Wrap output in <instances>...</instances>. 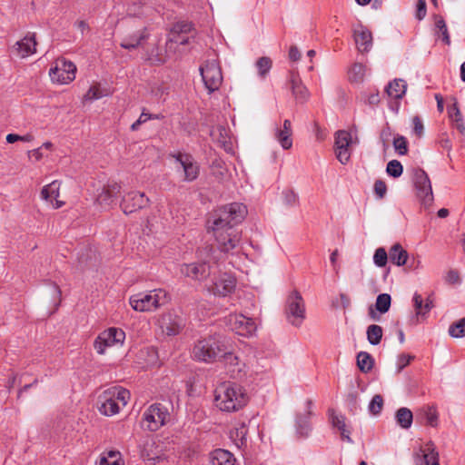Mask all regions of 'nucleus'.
Wrapping results in <instances>:
<instances>
[{"label":"nucleus","mask_w":465,"mask_h":465,"mask_svg":"<svg viewBox=\"0 0 465 465\" xmlns=\"http://www.w3.org/2000/svg\"><path fill=\"white\" fill-rule=\"evenodd\" d=\"M247 215V208L240 203H232L214 209L206 222L221 253H232L242 241V232L237 228Z\"/></svg>","instance_id":"obj_1"},{"label":"nucleus","mask_w":465,"mask_h":465,"mask_svg":"<svg viewBox=\"0 0 465 465\" xmlns=\"http://www.w3.org/2000/svg\"><path fill=\"white\" fill-rule=\"evenodd\" d=\"M248 401L246 389L236 382H223L214 391V404L223 412H237L245 407Z\"/></svg>","instance_id":"obj_2"},{"label":"nucleus","mask_w":465,"mask_h":465,"mask_svg":"<svg viewBox=\"0 0 465 465\" xmlns=\"http://www.w3.org/2000/svg\"><path fill=\"white\" fill-rule=\"evenodd\" d=\"M170 301L169 293L163 289L134 294L129 299L131 307L140 312H153Z\"/></svg>","instance_id":"obj_3"},{"label":"nucleus","mask_w":465,"mask_h":465,"mask_svg":"<svg viewBox=\"0 0 465 465\" xmlns=\"http://www.w3.org/2000/svg\"><path fill=\"white\" fill-rule=\"evenodd\" d=\"M223 353V343L216 336H209L195 342L192 356L196 361L211 363L222 358Z\"/></svg>","instance_id":"obj_4"},{"label":"nucleus","mask_w":465,"mask_h":465,"mask_svg":"<svg viewBox=\"0 0 465 465\" xmlns=\"http://www.w3.org/2000/svg\"><path fill=\"white\" fill-rule=\"evenodd\" d=\"M145 428L156 431L170 420V412L166 406L160 402L150 405L143 414Z\"/></svg>","instance_id":"obj_5"},{"label":"nucleus","mask_w":465,"mask_h":465,"mask_svg":"<svg viewBox=\"0 0 465 465\" xmlns=\"http://www.w3.org/2000/svg\"><path fill=\"white\" fill-rule=\"evenodd\" d=\"M211 253L209 259L203 262L183 263L180 267L182 275L191 278L194 281H203L211 274L210 262H218L220 257L215 254V251L210 248Z\"/></svg>","instance_id":"obj_6"},{"label":"nucleus","mask_w":465,"mask_h":465,"mask_svg":"<svg viewBox=\"0 0 465 465\" xmlns=\"http://www.w3.org/2000/svg\"><path fill=\"white\" fill-rule=\"evenodd\" d=\"M285 315L288 322L299 327L305 319V304L301 293L293 291L286 300Z\"/></svg>","instance_id":"obj_7"},{"label":"nucleus","mask_w":465,"mask_h":465,"mask_svg":"<svg viewBox=\"0 0 465 465\" xmlns=\"http://www.w3.org/2000/svg\"><path fill=\"white\" fill-rule=\"evenodd\" d=\"M173 157L175 159L176 170L181 173L183 182L190 183L198 178L200 164L192 154L178 153Z\"/></svg>","instance_id":"obj_8"},{"label":"nucleus","mask_w":465,"mask_h":465,"mask_svg":"<svg viewBox=\"0 0 465 465\" xmlns=\"http://www.w3.org/2000/svg\"><path fill=\"white\" fill-rule=\"evenodd\" d=\"M76 65L65 58H59L50 68L49 75L53 83L68 84L75 79Z\"/></svg>","instance_id":"obj_9"},{"label":"nucleus","mask_w":465,"mask_h":465,"mask_svg":"<svg viewBox=\"0 0 465 465\" xmlns=\"http://www.w3.org/2000/svg\"><path fill=\"white\" fill-rule=\"evenodd\" d=\"M413 183L416 189V195L422 205L430 207L433 203V193L430 180L427 173L417 168L413 171Z\"/></svg>","instance_id":"obj_10"},{"label":"nucleus","mask_w":465,"mask_h":465,"mask_svg":"<svg viewBox=\"0 0 465 465\" xmlns=\"http://www.w3.org/2000/svg\"><path fill=\"white\" fill-rule=\"evenodd\" d=\"M125 340V332L119 328L111 327L101 332L94 342V347L98 354H104L109 347L123 345Z\"/></svg>","instance_id":"obj_11"},{"label":"nucleus","mask_w":465,"mask_h":465,"mask_svg":"<svg viewBox=\"0 0 465 465\" xmlns=\"http://www.w3.org/2000/svg\"><path fill=\"white\" fill-rule=\"evenodd\" d=\"M200 73L209 93L219 89L223 82V74L219 63L216 60L206 61L200 67Z\"/></svg>","instance_id":"obj_12"},{"label":"nucleus","mask_w":465,"mask_h":465,"mask_svg":"<svg viewBox=\"0 0 465 465\" xmlns=\"http://www.w3.org/2000/svg\"><path fill=\"white\" fill-rule=\"evenodd\" d=\"M158 326L167 336H176L185 326L184 318L174 311L163 313L158 319Z\"/></svg>","instance_id":"obj_13"},{"label":"nucleus","mask_w":465,"mask_h":465,"mask_svg":"<svg viewBox=\"0 0 465 465\" xmlns=\"http://www.w3.org/2000/svg\"><path fill=\"white\" fill-rule=\"evenodd\" d=\"M226 323L232 331L240 336L251 337L256 331L254 321L242 314H230L227 317Z\"/></svg>","instance_id":"obj_14"},{"label":"nucleus","mask_w":465,"mask_h":465,"mask_svg":"<svg viewBox=\"0 0 465 465\" xmlns=\"http://www.w3.org/2000/svg\"><path fill=\"white\" fill-rule=\"evenodd\" d=\"M352 143L351 134L345 130H339L335 133L334 150L337 160L341 164H347L351 159L350 145Z\"/></svg>","instance_id":"obj_15"},{"label":"nucleus","mask_w":465,"mask_h":465,"mask_svg":"<svg viewBox=\"0 0 465 465\" xmlns=\"http://www.w3.org/2000/svg\"><path fill=\"white\" fill-rule=\"evenodd\" d=\"M148 203L149 198L143 193L132 191L124 195L121 208L124 213L128 214L144 208Z\"/></svg>","instance_id":"obj_16"},{"label":"nucleus","mask_w":465,"mask_h":465,"mask_svg":"<svg viewBox=\"0 0 465 465\" xmlns=\"http://www.w3.org/2000/svg\"><path fill=\"white\" fill-rule=\"evenodd\" d=\"M312 406V401L308 399L304 403L303 411L296 414L295 430L297 435L301 438H307L312 430L310 419L313 414Z\"/></svg>","instance_id":"obj_17"},{"label":"nucleus","mask_w":465,"mask_h":465,"mask_svg":"<svg viewBox=\"0 0 465 465\" xmlns=\"http://www.w3.org/2000/svg\"><path fill=\"white\" fill-rule=\"evenodd\" d=\"M235 287V277L229 273H223L213 281L209 290L214 295L226 297L234 292Z\"/></svg>","instance_id":"obj_18"},{"label":"nucleus","mask_w":465,"mask_h":465,"mask_svg":"<svg viewBox=\"0 0 465 465\" xmlns=\"http://www.w3.org/2000/svg\"><path fill=\"white\" fill-rule=\"evenodd\" d=\"M356 47L361 53H368L372 47V34L362 24L358 23L352 27Z\"/></svg>","instance_id":"obj_19"},{"label":"nucleus","mask_w":465,"mask_h":465,"mask_svg":"<svg viewBox=\"0 0 465 465\" xmlns=\"http://www.w3.org/2000/svg\"><path fill=\"white\" fill-rule=\"evenodd\" d=\"M36 45L35 34L28 32L24 38L15 44L13 49L16 55L25 58L36 52Z\"/></svg>","instance_id":"obj_20"},{"label":"nucleus","mask_w":465,"mask_h":465,"mask_svg":"<svg viewBox=\"0 0 465 465\" xmlns=\"http://www.w3.org/2000/svg\"><path fill=\"white\" fill-rule=\"evenodd\" d=\"M121 186L117 183L104 186L96 197L97 203L104 208L110 207L117 199Z\"/></svg>","instance_id":"obj_21"},{"label":"nucleus","mask_w":465,"mask_h":465,"mask_svg":"<svg viewBox=\"0 0 465 465\" xmlns=\"http://www.w3.org/2000/svg\"><path fill=\"white\" fill-rule=\"evenodd\" d=\"M140 455L143 460L156 462L161 459L162 450L153 439L149 438L141 445Z\"/></svg>","instance_id":"obj_22"},{"label":"nucleus","mask_w":465,"mask_h":465,"mask_svg":"<svg viewBox=\"0 0 465 465\" xmlns=\"http://www.w3.org/2000/svg\"><path fill=\"white\" fill-rule=\"evenodd\" d=\"M412 302L416 317L425 318L434 307V298L432 293L424 301L421 294L415 292L412 297Z\"/></svg>","instance_id":"obj_23"},{"label":"nucleus","mask_w":465,"mask_h":465,"mask_svg":"<svg viewBox=\"0 0 465 465\" xmlns=\"http://www.w3.org/2000/svg\"><path fill=\"white\" fill-rule=\"evenodd\" d=\"M59 190L60 183L58 181H54L44 186L41 191L42 199L52 203L54 209H58L64 205V202L58 200Z\"/></svg>","instance_id":"obj_24"},{"label":"nucleus","mask_w":465,"mask_h":465,"mask_svg":"<svg viewBox=\"0 0 465 465\" xmlns=\"http://www.w3.org/2000/svg\"><path fill=\"white\" fill-rule=\"evenodd\" d=\"M148 37L149 33L147 29L144 27L125 37L120 44V45L124 49L133 50L143 45V44L148 39Z\"/></svg>","instance_id":"obj_25"},{"label":"nucleus","mask_w":465,"mask_h":465,"mask_svg":"<svg viewBox=\"0 0 465 465\" xmlns=\"http://www.w3.org/2000/svg\"><path fill=\"white\" fill-rule=\"evenodd\" d=\"M101 405L99 411L105 416H113L120 411L122 409L121 405H117L115 401L113 399L111 392L105 390L100 396Z\"/></svg>","instance_id":"obj_26"},{"label":"nucleus","mask_w":465,"mask_h":465,"mask_svg":"<svg viewBox=\"0 0 465 465\" xmlns=\"http://www.w3.org/2000/svg\"><path fill=\"white\" fill-rule=\"evenodd\" d=\"M290 84L292 91V94L296 101L299 103H304L309 98L308 89L302 84L299 75L293 72L290 74Z\"/></svg>","instance_id":"obj_27"},{"label":"nucleus","mask_w":465,"mask_h":465,"mask_svg":"<svg viewBox=\"0 0 465 465\" xmlns=\"http://www.w3.org/2000/svg\"><path fill=\"white\" fill-rule=\"evenodd\" d=\"M152 11L151 0H136L127 7V15L134 17L147 16Z\"/></svg>","instance_id":"obj_28"},{"label":"nucleus","mask_w":465,"mask_h":465,"mask_svg":"<svg viewBox=\"0 0 465 465\" xmlns=\"http://www.w3.org/2000/svg\"><path fill=\"white\" fill-rule=\"evenodd\" d=\"M391 304V297L388 293H381L377 296L376 302H375V309L372 307H370L369 309V315L372 320L378 321L380 319V316L377 314L376 312H379L380 313L383 314L386 313Z\"/></svg>","instance_id":"obj_29"},{"label":"nucleus","mask_w":465,"mask_h":465,"mask_svg":"<svg viewBox=\"0 0 465 465\" xmlns=\"http://www.w3.org/2000/svg\"><path fill=\"white\" fill-rule=\"evenodd\" d=\"M292 123L288 119L284 120L282 128L276 129L275 138L282 149L288 150L292 146Z\"/></svg>","instance_id":"obj_30"},{"label":"nucleus","mask_w":465,"mask_h":465,"mask_svg":"<svg viewBox=\"0 0 465 465\" xmlns=\"http://www.w3.org/2000/svg\"><path fill=\"white\" fill-rule=\"evenodd\" d=\"M434 19V35L444 45H450V35L444 18L440 15H435Z\"/></svg>","instance_id":"obj_31"},{"label":"nucleus","mask_w":465,"mask_h":465,"mask_svg":"<svg viewBox=\"0 0 465 465\" xmlns=\"http://www.w3.org/2000/svg\"><path fill=\"white\" fill-rule=\"evenodd\" d=\"M211 465H234L235 458L233 455L223 449H217L210 453Z\"/></svg>","instance_id":"obj_32"},{"label":"nucleus","mask_w":465,"mask_h":465,"mask_svg":"<svg viewBox=\"0 0 465 465\" xmlns=\"http://www.w3.org/2000/svg\"><path fill=\"white\" fill-rule=\"evenodd\" d=\"M407 90V84L403 79H394L390 82L385 88V92L389 97L399 100L401 99Z\"/></svg>","instance_id":"obj_33"},{"label":"nucleus","mask_w":465,"mask_h":465,"mask_svg":"<svg viewBox=\"0 0 465 465\" xmlns=\"http://www.w3.org/2000/svg\"><path fill=\"white\" fill-rule=\"evenodd\" d=\"M408 257H409L408 252L406 250H404L403 247L400 243H395L390 249V252H389L390 261L397 266H402V265L406 264Z\"/></svg>","instance_id":"obj_34"},{"label":"nucleus","mask_w":465,"mask_h":465,"mask_svg":"<svg viewBox=\"0 0 465 465\" xmlns=\"http://www.w3.org/2000/svg\"><path fill=\"white\" fill-rule=\"evenodd\" d=\"M421 455H417L415 465H440L438 453L430 447L421 450Z\"/></svg>","instance_id":"obj_35"},{"label":"nucleus","mask_w":465,"mask_h":465,"mask_svg":"<svg viewBox=\"0 0 465 465\" xmlns=\"http://www.w3.org/2000/svg\"><path fill=\"white\" fill-rule=\"evenodd\" d=\"M248 427L245 422L239 423L230 432L231 439L234 441L235 445L239 448L246 446L247 442Z\"/></svg>","instance_id":"obj_36"},{"label":"nucleus","mask_w":465,"mask_h":465,"mask_svg":"<svg viewBox=\"0 0 465 465\" xmlns=\"http://www.w3.org/2000/svg\"><path fill=\"white\" fill-rule=\"evenodd\" d=\"M331 420L332 426L340 430L341 438L348 442L352 443L353 441L350 436L351 431L347 429L345 424V417L332 413L331 415Z\"/></svg>","instance_id":"obj_37"},{"label":"nucleus","mask_w":465,"mask_h":465,"mask_svg":"<svg viewBox=\"0 0 465 465\" xmlns=\"http://www.w3.org/2000/svg\"><path fill=\"white\" fill-rule=\"evenodd\" d=\"M395 419L397 424L402 429L406 430L411 426L413 415L410 409L401 407L396 411Z\"/></svg>","instance_id":"obj_38"},{"label":"nucleus","mask_w":465,"mask_h":465,"mask_svg":"<svg viewBox=\"0 0 465 465\" xmlns=\"http://www.w3.org/2000/svg\"><path fill=\"white\" fill-rule=\"evenodd\" d=\"M108 391L111 392V395L117 405H121L122 408L126 406L131 397L128 390L123 387H112L109 388Z\"/></svg>","instance_id":"obj_39"},{"label":"nucleus","mask_w":465,"mask_h":465,"mask_svg":"<svg viewBox=\"0 0 465 465\" xmlns=\"http://www.w3.org/2000/svg\"><path fill=\"white\" fill-rule=\"evenodd\" d=\"M374 365V359L366 351H360L357 355V366L361 371L368 373Z\"/></svg>","instance_id":"obj_40"},{"label":"nucleus","mask_w":465,"mask_h":465,"mask_svg":"<svg viewBox=\"0 0 465 465\" xmlns=\"http://www.w3.org/2000/svg\"><path fill=\"white\" fill-rule=\"evenodd\" d=\"M449 114L454 123L455 128L461 134H465V124L463 121V117H462V114L456 104H454L453 106L450 109H449Z\"/></svg>","instance_id":"obj_41"},{"label":"nucleus","mask_w":465,"mask_h":465,"mask_svg":"<svg viewBox=\"0 0 465 465\" xmlns=\"http://www.w3.org/2000/svg\"><path fill=\"white\" fill-rule=\"evenodd\" d=\"M367 67L360 63L354 64L349 71V79L352 83H361L366 75Z\"/></svg>","instance_id":"obj_42"},{"label":"nucleus","mask_w":465,"mask_h":465,"mask_svg":"<svg viewBox=\"0 0 465 465\" xmlns=\"http://www.w3.org/2000/svg\"><path fill=\"white\" fill-rule=\"evenodd\" d=\"M383 331L380 325L371 324L366 331L367 340L371 345H378L382 339Z\"/></svg>","instance_id":"obj_43"},{"label":"nucleus","mask_w":465,"mask_h":465,"mask_svg":"<svg viewBox=\"0 0 465 465\" xmlns=\"http://www.w3.org/2000/svg\"><path fill=\"white\" fill-rule=\"evenodd\" d=\"M255 65L258 70L259 76L265 78L272 69V61L270 57L262 56L256 61Z\"/></svg>","instance_id":"obj_44"},{"label":"nucleus","mask_w":465,"mask_h":465,"mask_svg":"<svg viewBox=\"0 0 465 465\" xmlns=\"http://www.w3.org/2000/svg\"><path fill=\"white\" fill-rule=\"evenodd\" d=\"M108 92L100 87L99 84L92 85L84 95V101H94L108 95Z\"/></svg>","instance_id":"obj_45"},{"label":"nucleus","mask_w":465,"mask_h":465,"mask_svg":"<svg viewBox=\"0 0 465 465\" xmlns=\"http://www.w3.org/2000/svg\"><path fill=\"white\" fill-rule=\"evenodd\" d=\"M193 35H183L180 33H174L173 31H171L170 37L167 41V46L168 48H172V45L173 44L180 45H185L190 43V39L193 38Z\"/></svg>","instance_id":"obj_46"},{"label":"nucleus","mask_w":465,"mask_h":465,"mask_svg":"<svg viewBox=\"0 0 465 465\" xmlns=\"http://www.w3.org/2000/svg\"><path fill=\"white\" fill-rule=\"evenodd\" d=\"M449 334L453 338H462L465 336V317L450 325Z\"/></svg>","instance_id":"obj_47"},{"label":"nucleus","mask_w":465,"mask_h":465,"mask_svg":"<svg viewBox=\"0 0 465 465\" xmlns=\"http://www.w3.org/2000/svg\"><path fill=\"white\" fill-rule=\"evenodd\" d=\"M386 172L390 176L398 178L403 173V166L400 161L391 160L387 164Z\"/></svg>","instance_id":"obj_48"},{"label":"nucleus","mask_w":465,"mask_h":465,"mask_svg":"<svg viewBox=\"0 0 465 465\" xmlns=\"http://www.w3.org/2000/svg\"><path fill=\"white\" fill-rule=\"evenodd\" d=\"M393 146L399 155H405L408 153V141L402 135H397L393 139Z\"/></svg>","instance_id":"obj_49"},{"label":"nucleus","mask_w":465,"mask_h":465,"mask_svg":"<svg viewBox=\"0 0 465 465\" xmlns=\"http://www.w3.org/2000/svg\"><path fill=\"white\" fill-rule=\"evenodd\" d=\"M248 372V368L245 362L240 360V364L235 365L233 368L230 369V375L233 379L242 380L246 377Z\"/></svg>","instance_id":"obj_50"},{"label":"nucleus","mask_w":465,"mask_h":465,"mask_svg":"<svg viewBox=\"0 0 465 465\" xmlns=\"http://www.w3.org/2000/svg\"><path fill=\"white\" fill-rule=\"evenodd\" d=\"M174 33H180L187 35H193V32L194 31L193 25L192 23L188 22H179L175 24L172 29Z\"/></svg>","instance_id":"obj_51"},{"label":"nucleus","mask_w":465,"mask_h":465,"mask_svg":"<svg viewBox=\"0 0 465 465\" xmlns=\"http://www.w3.org/2000/svg\"><path fill=\"white\" fill-rule=\"evenodd\" d=\"M388 261V253L384 248H378L373 255V262L378 267H384Z\"/></svg>","instance_id":"obj_52"},{"label":"nucleus","mask_w":465,"mask_h":465,"mask_svg":"<svg viewBox=\"0 0 465 465\" xmlns=\"http://www.w3.org/2000/svg\"><path fill=\"white\" fill-rule=\"evenodd\" d=\"M383 406V399L380 394H376L372 397L370 404L369 411L371 413L376 415L381 411Z\"/></svg>","instance_id":"obj_53"},{"label":"nucleus","mask_w":465,"mask_h":465,"mask_svg":"<svg viewBox=\"0 0 465 465\" xmlns=\"http://www.w3.org/2000/svg\"><path fill=\"white\" fill-rule=\"evenodd\" d=\"M282 197H283V203L287 205V206H295L298 204V201H299V198H298V195L292 191V190H284L282 192Z\"/></svg>","instance_id":"obj_54"},{"label":"nucleus","mask_w":465,"mask_h":465,"mask_svg":"<svg viewBox=\"0 0 465 465\" xmlns=\"http://www.w3.org/2000/svg\"><path fill=\"white\" fill-rule=\"evenodd\" d=\"M222 358H223L224 364L228 368L229 371H230V369L233 368L235 365L240 364L239 357L232 352H226L225 350H224V353L222 354Z\"/></svg>","instance_id":"obj_55"},{"label":"nucleus","mask_w":465,"mask_h":465,"mask_svg":"<svg viewBox=\"0 0 465 465\" xmlns=\"http://www.w3.org/2000/svg\"><path fill=\"white\" fill-rule=\"evenodd\" d=\"M117 456L116 450H108L103 452L98 460L95 461V465H110L111 458H115Z\"/></svg>","instance_id":"obj_56"},{"label":"nucleus","mask_w":465,"mask_h":465,"mask_svg":"<svg viewBox=\"0 0 465 465\" xmlns=\"http://www.w3.org/2000/svg\"><path fill=\"white\" fill-rule=\"evenodd\" d=\"M414 359L413 355L401 353L398 356L397 359V371L398 372L401 371L406 366H408L411 360Z\"/></svg>","instance_id":"obj_57"},{"label":"nucleus","mask_w":465,"mask_h":465,"mask_svg":"<svg viewBox=\"0 0 465 465\" xmlns=\"http://www.w3.org/2000/svg\"><path fill=\"white\" fill-rule=\"evenodd\" d=\"M413 133L416 136L421 137L424 132L422 121L419 115L412 117Z\"/></svg>","instance_id":"obj_58"},{"label":"nucleus","mask_w":465,"mask_h":465,"mask_svg":"<svg viewBox=\"0 0 465 465\" xmlns=\"http://www.w3.org/2000/svg\"><path fill=\"white\" fill-rule=\"evenodd\" d=\"M387 192V185L382 180H376L374 183V193L379 198H383Z\"/></svg>","instance_id":"obj_59"},{"label":"nucleus","mask_w":465,"mask_h":465,"mask_svg":"<svg viewBox=\"0 0 465 465\" xmlns=\"http://www.w3.org/2000/svg\"><path fill=\"white\" fill-rule=\"evenodd\" d=\"M426 15V2L425 0H418L416 17L418 20H422Z\"/></svg>","instance_id":"obj_60"},{"label":"nucleus","mask_w":465,"mask_h":465,"mask_svg":"<svg viewBox=\"0 0 465 465\" xmlns=\"http://www.w3.org/2000/svg\"><path fill=\"white\" fill-rule=\"evenodd\" d=\"M445 280L447 282L451 284L458 283L460 282V276L458 272L454 270L449 271L446 274Z\"/></svg>","instance_id":"obj_61"},{"label":"nucleus","mask_w":465,"mask_h":465,"mask_svg":"<svg viewBox=\"0 0 465 465\" xmlns=\"http://www.w3.org/2000/svg\"><path fill=\"white\" fill-rule=\"evenodd\" d=\"M289 58L292 61H298L301 58V53L297 46H292L289 51Z\"/></svg>","instance_id":"obj_62"},{"label":"nucleus","mask_w":465,"mask_h":465,"mask_svg":"<svg viewBox=\"0 0 465 465\" xmlns=\"http://www.w3.org/2000/svg\"><path fill=\"white\" fill-rule=\"evenodd\" d=\"M74 25L78 30H80L82 35H84L85 32L89 31V25L84 20L76 21Z\"/></svg>","instance_id":"obj_63"},{"label":"nucleus","mask_w":465,"mask_h":465,"mask_svg":"<svg viewBox=\"0 0 465 465\" xmlns=\"http://www.w3.org/2000/svg\"><path fill=\"white\" fill-rule=\"evenodd\" d=\"M28 156L30 159H34L35 161H40L43 158L41 148H36L32 151H29Z\"/></svg>","instance_id":"obj_64"}]
</instances>
